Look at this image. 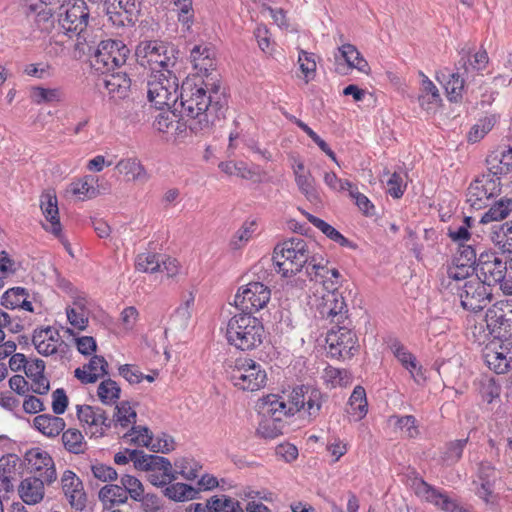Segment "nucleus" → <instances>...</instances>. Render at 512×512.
Listing matches in <instances>:
<instances>
[{"instance_id": "f257e3e1", "label": "nucleus", "mask_w": 512, "mask_h": 512, "mask_svg": "<svg viewBox=\"0 0 512 512\" xmlns=\"http://www.w3.org/2000/svg\"><path fill=\"white\" fill-rule=\"evenodd\" d=\"M180 114L185 126L195 134L211 131L216 120L224 117L227 98L219 82L201 80L184 82L180 93Z\"/></svg>"}, {"instance_id": "f03ea898", "label": "nucleus", "mask_w": 512, "mask_h": 512, "mask_svg": "<svg viewBox=\"0 0 512 512\" xmlns=\"http://www.w3.org/2000/svg\"><path fill=\"white\" fill-rule=\"evenodd\" d=\"M225 337L235 348L250 351L262 344L265 329L259 318L249 312L240 311L228 320Z\"/></svg>"}, {"instance_id": "7ed1b4c3", "label": "nucleus", "mask_w": 512, "mask_h": 512, "mask_svg": "<svg viewBox=\"0 0 512 512\" xmlns=\"http://www.w3.org/2000/svg\"><path fill=\"white\" fill-rule=\"evenodd\" d=\"M311 258L307 242L303 238L293 237L274 248L272 260L282 276L290 277L306 268Z\"/></svg>"}, {"instance_id": "20e7f679", "label": "nucleus", "mask_w": 512, "mask_h": 512, "mask_svg": "<svg viewBox=\"0 0 512 512\" xmlns=\"http://www.w3.org/2000/svg\"><path fill=\"white\" fill-rule=\"evenodd\" d=\"M509 262L503 260L497 252L484 251L479 254L476 278L487 286L499 285L505 295H512V275L508 273Z\"/></svg>"}, {"instance_id": "39448f33", "label": "nucleus", "mask_w": 512, "mask_h": 512, "mask_svg": "<svg viewBox=\"0 0 512 512\" xmlns=\"http://www.w3.org/2000/svg\"><path fill=\"white\" fill-rule=\"evenodd\" d=\"M229 381L239 390L255 392L266 386L267 373L262 365L247 357L237 358L226 368Z\"/></svg>"}, {"instance_id": "423d86ee", "label": "nucleus", "mask_w": 512, "mask_h": 512, "mask_svg": "<svg viewBox=\"0 0 512 512\" xmlns=\"http://www.w3.org/2000/svg\"><path fill=\"white\" fill-rule=\"evenodd\" d=\"M174 52V47L168 43L153 40L140 42L135 55L137 62L143 67L148 66L153 73H168L176 63Z\"/></svg>"}, {"instance_id": "0eeeda50", "label": "nucleus", "mask_w": 512, "mask_h": 512, "mask_svg": "<svg viewBox=\"0 0 512 512\" xmlns=\"http://www.w3.org/2000/svg\"><path fill=\"white\" fill-rule=\"evenodd\" d=\"M147 87L148 100L155 106V108H173L174 111H178L177 101L179 99V82L173 72L153 74L151 79L148 81Z\"/></svg>"}, {"instance_id": "6e6552de", "label": "nucleus", "mask_w": 512, "mask_h": 512, "mask_svg": "<svg viewBox=\"0 0 512 512\" xmlns=\"http://www.w3.org/2000/svg\"><path fill=\"white\" fill-rule=\"evenodd\" d=\"M89 16L90 12L84 0L76 1L59 14L58 22L61 29L69 38H76L77 49H83L81 46L88 43Z\"/></svg>"}, {"instance_id": "1a4fd4ad", "label": "nucleus", "mask_w": 512, "mask_h": 512, "mask_svg": "<svg viewBox=\"0 0 512 512\" xmlns=\"http://www.w3.org/2000/svg\"><path fill=\"white\" fill-rule=\"evenodd\" d=\"M130 53L129 48L120 40L101 41L92 58V66L101 74L121 68Z\"/></svg>"}, {"instance_id": "9d476101", "label": "nucleus", "mask_w": 512, "mask_h": 512, "mask_svg": "<svg viewBox=\"0 0 512 512\" xmlns=\"http://www.w3.org/2000/svg\"><path fill=\"white\" fill-rule=\"evenodd\" d=\"M271 298L270 288L262 281H249L235 295V306L239 311L254 314L265 308Z\"/></svg>"}, {"instance_id": "9b49d317", "label": "nucleus", "mask_w": 512, "mask_h": 512, "mask_svg": "<svg viewBox=\"0 0 512 512\" xmlns=\"http://www.w3.org/2000/svg\"><path fill=\"white\" fill-rule=\"evenodd\" d=\"M485 322L489 333L501 342H512V307L503 301L486 311Z\"/></svg>"}, {"instance_id": "f8f14e48", "label": "nucleus", "mask_w": 512, "mask_h": 512, "mask_svg": "<svg viewBox=\"0 0 512 512\" xmlns=\"http://www.w3.org/2000/svg\"><path fill=\"white\" fill-rule=\"evenodd\" d=\"M325 292L316 300V311L321 319L330 323L341 324L347 319V304L338 288L324 289Z\"/></svg>"}, {"instance_id": "ddd939ff", "label": "nucleus", "mask_w": 512, "mask_h": 512, "mask_svg": "<svg viewBox=\"0 0 512 512\" xmlns=\"http://www.w3.org/2000/svg\"><path fill=\"white\" fill-rule=\"evenodd\" d=\"M500 191L501 182L497 178H491L490 174H483L468 187L466 201L472 208L480 210L487 207L490 200L498 196Z\"/></svg>"}, {"instance_id": "4468645a", "label": "nucleus", "mask_w": 512, "mask_h": 512, "mask_svg": "<svg viewBox=\"0 0 512 512\" xmlns=\"http://www.w3.org/2000/svg\"><path fill=\"white\" fill-rule=\"evenodd\" d=\"M461 306L465 310L478 312L491 301L492 293L486 284L477 278H472L458 288Z\"/></svg>"}, {"instance_id": "2eb2a0df", "label": "nucleus", "mask_w": 512, "mask_h": 512, "mask_svg": "<svg viewBox=\"0 0 512 512\" xmlns=\"http://www.w3.org/2000/svg\"><path fill=\"white\" fill-rule=\"evenodd\" d=\"M76 413L82 427L91 437H103L106 431L111 428L112 420L100 407L77 405Z\"/></svg>"}, {"instance_id": "dca6fc26", "label": "nucleus", "mask_w": 512, "mask_h": 512, "mask_svg": "<svg viewBox=\"0 0 512 512\" xmlns=\"http://www.w3.org/2000/svg\"><path fill=\"white\" fill-rule=\"evenodd\" d=\"M27 471L46 481L47 485L57 479L55 463L50 454L41 448H32L24 455Z\"/></svg>"}, {"instance_id": "f3484780", "label": "nucleus", "mask_w": 512, "mask_h": 512, "mask_svg": "<svg viewBox=\"0 0 512 512\" xmlns=\"http://www.w3.org/2000/svg\"><path fill=\"white\" fill-rule=\"evenodd\" d=\"M326 342L328 344V353L332 357L346 358L353 355L357 342L355 334L344 326H339L337 331L328 333Z\"/></svg>"}, {"instance_id": "a211bd4d", "label": "nucleus", "mask_w": 512, "mask_h": 512, "mask_svg": "<svg viewBox=\"0 0 512 512\" xmlns=\"http://www.w3.org/2000/svg\"><path fill=\"white\" fill-rule=\"evenodd\" d=\"M61 488L70 506L76 511H83L87 495L82 480L71 470H65L61 476Z\"/></svg>"}, {"instance_id": "6ab92c4d", "label": "nucleus", "mask_w": 512, "mask_h": 512, "mask_svg": "<svg viewBox=\"0 0 512 512\" xmlns=\"http://www.w3.org/2000/svg\"><path fill=\"white\" fill-rule=\"evenodd\" d=\"M484 361L497 374L512 371V342H501L498 347H486Z\"/></svg>"}, {"instance_id": "aec40b11", "label": "nucleus", "mask_w": 512, "mask_h": 512, "mask_svg": "<svg viewBox=\"0 0 512 512\" xmlns=\"http://www.w3.org/2000/svg\"><path fill=\"white\" fill-rule=\"evenodd\" d=\"M486 163L487 174L501 182V178L512 171V147L491 152L486 158Z\"/></svg>"}, {"instance_id": "412c9836", "label": "nucleus", "mask_w": 512, "mask_h": 512, "mask_svg": "<svg viewBox=\"0 0 512 512\" xmlns=\"http://www.w3.org/2000/svg\"><path fill=\"white\" fill-rule=\"evenodd\" d=\"M256 408L261 417H268L277 421L291 416V410H287V402L274 394L259 399Z\"/></svg>"}, {"instance_id": "4be33fe9", "label": "nucleus", "mask_w": 512, "mask_h": 512, "mask_svg": "<svg viewBox=\"0 0 512 512\" xmlns=\"http://www.w3.org/2000/svg\"><path fill=\"white\" fill-rule=\"evenodd\" d=\"M469 77V67L467 61L461 58L456 66V72L450 75L445 84L447 97L452 102H459L462 99L464 85Z\"/></svg>"}, {"instance_id": "5701e85b", "label": "nucleus", "mask_w": 512, "mask_h": 512, "mask_svg": "<svg viewBox=\"0 0 512 512\" xmlns=\"http://www.w3.org/2000/svg\"><path fill=\"white\" fill-rule=\"evenodd\" d=\"M40 208L46 220L50 223L45 226V230L51 232L57 237L61 235V223L59 219V210L57 205V197L54 193L46 192L40 197Z\"/></svg>"}, {"instance_id": "b1692460", "label": "nucleus", "mask_w": 512, "mask_h": 512, "mask_svg": "<svg viewBox=\"0 0 512 512\" xmlns=\"http://www.w3.org/2000/svg\"><path fill=\"white\" fill-rule=\"evenodd\" d=\"M108 363L103 356L95 355L83 367L75 369V377L83 384L95 383L99 378L108 374Z\"/></svg>"}, {"instance_id": "393cba45", "label": "nucleus", "mask_w": 512, "mask_h": 512, "mask_svg": "<svg viewBox=\"0 0 512 512\" xmlns=\"http://www.w3.org/2000/svg\"><path fill=\"white\" fill-rule=\"evenodd\" d=\"M46 481L37 476L23 479L18 487V494L27 505H35L41 502L45 495L44 485Z\"/></svg>"}, {"instance_id": "a878e982", "label": "nucleus", "mask_w": 512, "mask_h": 512, "mask_svg": "<svg viewBox=\"0 0 512 512\" xmlns=\"http://www.w3.org/2000/svg\"><path fill=\"white\" fill-rule=\"evenodd\" d=\"M416 493L426 501L440 507L444 511L453 512L457 507L455 501L446 493L430 486L423 480L417 484Z\"/></svg>"}, {"instance_id": "bb28decb", "label": "nucleus", "mask_w": 512, "mask_h": 512, "mask_svg": "<svg viewBox=\"0 0 512 512\" xmlns=\"http://www.w3.org/2000/svg\"><path fill=\"white\" fill-rule=\"evenodd\" d=\"M103 83L111 98L121 100L129 96L131 80L125 72L105 73Z\"/></svg>"}, {"instance_id": "cd10ccee", "label": "nucleus", "mask_w": 512, "mask_h": 512, "mask_svg": "<svg viewBox=\"0 0 512 512\" xmlns=\"http://www.w3.org/2000/svg\"><path fill=\"white\" fill-rule=\"evenodd\" d=\"M190 60L194 69L206 76L215 68V52L208 44L195 45L190 52Z\"/></svg>"}, {"instance_id": "c85d7f7f", "label": "nucleus", "mask_w": 512, "mask_h": 512, "mask_svg": "<svg viewBox=\"0 0 512 512\" xmlns=\"http://www.w3.org/2000/svg\"><path fill=\"white\" fill-rule=\"evenodd\" d=\"M389 347L393 355L416 381L419 377L423 378L422 366L418 364L416 357L400 341H392Z\"/></svg>"}, {"instance_id": "c756f323", "label": "nucleus", "mask_w": 512, "mask_h": 512, "mask_svg": "<svg viewBox=\"0 0 512 512\" xmlns=\"http://www.w3.org/2000/svg\"><path fill=\"white\" fill-rule=\"evenodd\" d=\"M34 427L48 437L58 436L65 428L63 418L51 414H41L34 418Z\"/></svg>"}, {"instance_id": "7c9ffc66", "label": "nucleus", "mask_w": 512, "mask_h": 512, "mask_svg": "<svg viewBox=\"0 0 512 512\" xmlns=\"http://www.w3.org/2000/svg\"><path fill=\"white\" fill-rule=\"evenodd\" d=\"M368 412V402L365 389L356 386L349 398L347 413L354 417L355 421L363 419Z\"/></svg>"}, {"instance_id": "2f4dec72", "label": "nucleus", "mask_w": 512, "mask_h": 512, "mask_svg": "<svg viewBox=\"0 0 512 512\" xmlns=\"http://www.w3.org/2000/svg\"><path fill=\"white\" fill-rule=\"evenodd\" d=\"M339 53L340 57L347 63L349 68H355L362 73L369 74L370 66L368 62L354 45H342L339 47Z\"/></svg>"}, {"instance_id": "473e14b6", "label": "nucleus", "mask_w": 512, "mask_h": 512, "mask_svg": "<svg viewBox=\"0 0 512 512\" xmlns=\"http://www.w3.org/2000/svg\"><path fill=\"white\" fill-rule=\"evenodd\" d=\"M115 168L128 179L143 182L148 179L146 170L137 158L122 159L116 164Z\"/></svg>"}, {"instance_id": "72a5a7b5", "label": "nucleus", "mask_w": 512, "mask_h": 512, "mask_svg": "<svg viewBox=\"0 0 512 512\" xmlns=\"http://www.w3.org/2000/svg\"><path fill=\"white\" fill-rule=\"evenodd\" d=\"M305 273L311 281L320 282L323 289H334L336 287V283L329 278L330 268L327 265L317 263L314 257L306 266Z\"/></svg>"}, {"instance_id": "f704fd0d", "label": "nucleus", "mask_w": 512, "mask_h": 512, "mask_svg": "<svg viewBox=\"0 0 512 512\" xmlns=\"http://www.w3.org/2000/svg\"><path fill=\"white\" fill-rule=\"evenodd\" d=\"M134 467L142 471H167L170 469V461L165 457L148 455L142 451L134 461Z\"/></svg>"}, {"instance_id": "c9c22d12", "label": "nucleus", "mask_w": 512, "mask_h": 512, "mask_svg": "<svg viewBox=\"0 0 512 512\" xmlns=\"http://www.w3.org/2000/svg\"><path fill=\"white\" fill-rule=\"evenodd\" d=\"M99 500L105 507L124 504L127 501L125 489L121 485L107 484L98 493Z\"/></svg>"}, {"instance_id": "e433bc0d", "label": "nucleus", "mask_w": 512, "mask_h": 512, "mask_svg": "<svg viewBox=\"0 0 512 512\" xmlns=\"http://www.w3.org/2000/svg\"><path fill=\"white\" fill-rule=\"evenodd\" d=\"M512 211V198L503 197L496 201L481 217L480 223L505 219Z\"/></svg>"}, {"instance_id": "4c0bfd02", "label": "nucleus", "mask_w": 512, "mask_h": 512, "mask_svg": "<svg viewBox=\"0 0 512 512\" xmlns=\"http://www.w3.org/2000/svg\"><path fill=\"white\" fill-rule=\"evenodd\" d=\"M62 442L65 449L73 454H82L87 450V442L81 431L76 428H69L64 431Z\"/></svg>"}, {"instance_id": "58836bf2", "label": "nucleus", "mask_w": 512, "mask_h": 512, "mask_svg": "<svg viewBox=\"0 0 512 512\" xmlns=\"http://www.w3.org/2000/svg\"><path fill=\"white\" fill-rule=\"evenodd\" d=\"M208 512H244L238 500L226 495L213 496L207 501Z\"/></svg>"}, {"instance_id": "ea45409f", "label": "nucleus", "mask_w": 512, "mask_h": 512, "mask_svg": "<svg viewBox=\"0 0 512 512\" xmlns=\"http://www.w3.org/2000/svg\"><path fill=\"white\" fill-rule=\"evenodd\" d=\"M468 441L469 438L467 437L465 439L454 440L446 443L441 452V461L447 466L457 463L461 459L463 450Z\"/></svg>"}, {"instance_id": "a19ab883", "label": "nucleus", "mask_w": 512, "mask_h": 512, "mask_svg": "<svg viewBox=\"0 0 512 512\" xmlns=\"http://www.w3.org/2000/svg\"><path fill=\"white\" fill-rule=\"evenodd\" d=\"M422 76V91L425 94L419 96V103L422 108L425 110L431 109L430 104L437 105L441 101V97L437 87L434 83L422 72L420 73Z\"/></svg>"}, {"instance_id": "79ce46f5", "label": "nucleus", "mask_w": 512, "mask_h": 512, "mask_svg": "<svg viewBox=\"0 0 512 512\" xmlns=\"http://www.w3.org/2000/svg\"><path fill=\"white\" fill-rule=\"evenodd\" d=\"M491 239L503 253H512V224H502L493 231Z\"/></svg>"}, {"instance_id": "37998d69", "label": "nucleus", "mask_w": 512, "mask_h": 512, "mask_svg": "<svg viewBox=\"0 0 512 512\" xmlns=\"http://www.w3.org/2000/svg\"><path fill=\"white\" fill-rule=\"evenodd\" d=\"M64 93L60 88H43L40 86L31 88V99L36 104L60 102Z\"/></svg>"}, {"instance_id": "c03bdc74", "label": "nucleus", "mask_w": 512, "mask_h": 512, "mask_svg": "<svg viewBox=\"0 0 512 512\" xmlns=\"http://www.w3.org/2000/svg\"><path fill=\"white\" fill-rule=\"evenodd\" d=\"M121 389L112 379L103 380L97 389V395L100 401L106 405L115 404L120 398Z\"/></svg>"}, {"instance_id": "a18cd8bd", "label": "nucleus", "mask_w": 512, "mask_h": 512, "mask_svg": "<svg viewBox=\"0 0 512 512\" xmlns=\"http://www.w3.org/2000/svg\"><path fill=\"white\" fill-rule=\"evenodd\" d=\"M294 173L296 184L301 193H303L310 202L318 201L319 196L315 188V179L311 173H299L298 171H294Z\"/></svg>"}, {"instance_id": "49530a36", "label": "nucleus", "mask_w": 512, "mask_h": 512, "mask_svg": "<svg viewBox=\"0 0 512 512\" xmlns=\"http://www.w3.org/2000/svg\"><path fill=\"white\" fill-rule=\"evenodd\" d=\"M163 493L173 501L182 502L193 499L197 494V490L184 483H175L167 486Z\"/></svg>"}, {"instance_id": "de8ad7c7", "label": "nucleus", "mask_w": 512, "mask_h": 512, "mask_svg": "<svg viewBox=\"0 0 512 512\" xmlns=\"http://www.w3.org/2000/svg\"><path fill=\"white\" fill-rule=\"evenodd\" d=\"M283 428V420L277 421L272 418L261 417V421L259 422V426L257 428V433L262 438L274 439L282 434Z\"/></svg>"}, {"instance_id": "09e8293b", "label": "nucleus", "mask_w": 512, "mask_h": 512, "mask_svg": "<svg viewBox=\"0 0 512 512\" xmlns=\"http://www.w3.org/2000/svg\"><path fill=\"white\" fill-rule=\"evenodd\" d=\"M135 268L136 270L145 273H155L160 271V256L154 253H141L136 258Z\"/></svg>"}, {"instance_id": "8fccbe9b", "label": "nucleus", "mask_w": 512, "mask_h": 512, "mask_svg": "<svg viewBox=\"0 0 512 512\" xmlns=\"http://www.w3.org/2000/svg\"><path fill=\"white\" fill-rule=\"evenodd\" d=\"M120 482L122 488L125 489V496H130L135 501H140L144 498V487L139 479L132 475L124 474Z\"/></svg>"}, {"instance_id": "3c124183", "label": "nucleus", "mask_w": 512, "mask_h": 512, "mask_svg": "<svg viewBox=\"0 0 512 512\" xmlns=\"http://www.w3.org/2000/svg\"><path fill=\"white\" fill-rule=\"evenodd\" d=\"M137 414L130 406L128 401H122L120 404L116 405L115 413L113 415L112 423L115 422L122 427H127L128 425L135 423Z\"/></svg>"}, {"instance_id": "603ef678", "label": "nucleus", "mask_w": 512, "mask_h": 512, "mask_svg": "<svg viewBox=\"0 0 512 512\" xmlns=\"http://www.w3.org/2000/svg\"><path fill=\"white\" fill-rule=\"evenodd\" d=\"M94 179L92 176H85L83 180L72 184V192L79 196V199H91L98 195L99 191L93 185Z\"/></svg>"}, {"instance_id": "864d4df0", "label": "nucleus", "mask_w": 512, "mask_h": 512, "mask_svg": "<svg viewBox=\"0 0 512 512\" xmlns=\"http://www.w3.org/2000/svg\"><path fill=\"white\" fill-rule=\"evenodd\" d=\"M67 318L70 324L79 330H84L88 323V312L80 302H75L74 307L67 309Z\"/></svg>"}, {"instance_id": "5fc2aeb1", "label": "nucleus", "mask_w": 512, "mask_h": 512, "mask_svg": "<svg viewBox=\"0 0 512 512\" xmlns=\"http://www.w3.org/2000/svg\"><path fill=\"white\" fill-rule=\"evenodd\" d=\"M131 443L151 449L153 435L147 427L133 426L131 431L124 435Z\"/></svg>"}, {"instance_id": "6e6d98bb", "label": "nucleus", "mask_w": 512, "mask_h": 512, "mask_svg": "<svg viewBox=\"0 0 512 512\" xmlns=\"http://www.w3.org/2000/svg\"><path fill=\"white\" fill-rule=\"evenodd\" d=\"M305 396V407L306 410L311 417H316L319 415L322 404L324 402V396L320 390L314 388H306Z\"/></svg>"}, {"instance_id": "4d7b16f0", "label": "nucleus", "mask_w": 512, "mask_h": 512, "mask_svg": "<svg viewBox=\"0 0 512 512\" xmlns=\"http://www.w3.org/2000/svg\"><path fill=\"white\" fill-rule=\"evenodd\" d=\"M459 256L455 258L454 263H459L462 267L474 268L477 266L478 257L476 248L472 245L460 244L459 246Z\"/></svg>"}, {"instance_id": "13d9d810", "label": "nucleus", "mask_w": 512, "mask_h": 512, "mask_svg": "<svg viewBox=\"0 0 512 512\" xmlns=\"http://www.w3.org/2000/svg\"><path fill=\"white\" fill-rule=\"evenodd\" d=\"M324 378L332 387L346 386L351 382V375L347 370L331 366L325 369Z\"/></svg>"}, {"instance_id": "bf43d9fd", "label": "nucleus", "mask_w": 512, "mask_h": 512, "mask_svg": "<svg viewBox=\"0 0 512 512\" xmlns=\"http://www.w3.org/2000/svg\"><path fill=\"white\" fill-rule=\"evenodd\" d=\"M28 297V292L22 287H13L4 292L1 298V305L7 309H16L20 305V301Z\"/></svg>"}, {"instance_id": "052dcab7", "label": "nucleus", "mask_w": 512, "mask_h": 512, "mask_svg": "<svg viewBox=\"0 0 512 512\" xmlns=\"http://www.w3.org/2000/svg\"><path fill=\"white\" fill-rule=\"evenodd\" d=\"M46 335L47 332H37V330H35L32 337V343L39 354L43 356H50L55 354L59 348L58 345L47 340Z\"/></svg>"}, {"instance_id": "680f3d73", "label": "nucleus", "mask_w": 512, "mask_h": 512, "mask_svg": "<svg viewBox=\"0 0 512 512\" xmlns=\"http://www.w3.org/2000/svg\"><path fill=\"white\" fill-rule=\"evenodd\" d=\"M106 7V14L109 21L117 27L134 24L135 18L125 14L123 11L117 9L116 4L111 1Z\"/></svg>"}, {"instance_id": "e2e57ef3", "label": "nucleus", "mask_w": 512, "mask_h": 512, "mask_svg": "<svg viewBox=\"0 0 512 512\" xmlns=\"http://www.w3.org/2000/svg\"><path fill=\"white\" fill-rule=\"evenodd\" d=\"M266 172L261 170L259 166L248 167L245 163L239 162L237 176L251 180L254 183H262L266 179Z\"/></svg>"}, {"instance_id": "0e129e2a", "label": "nucleus", "mask_w": 512, "mask_h": 512, "mask_svg": "<svg viewBox=\"0 0 512 512\" xmlns=\"http://www.w3.org/2000/svg\"><path fill=\"white\" fill-rule=\"evenodd\" d=\"M434 365L437 366V371L441 376L449 379L458 376L461 363L459 357H453L449 360L437 361Z\"/></svg>"}, {"instance_id": "69168bd1", "label": "nucleus", "mask_w": 512, "mask_h": 512, "mask_svg": "<svg viewBox=\"0 0 512 512\" xmlns=\"http://www.w3.org/2000/svg\"><path fill=\"white\" fill-rule=\"evenodd\" d=\"M93 476L102 482H111L118 478L117 471L112 467L100 462L91 465Z\"/></svg>"}, {"instance_id": "338daca9", "label": "nucleus", "mask_w": 512, "mask_h": 512, "mask_svg": "<svg viewBox=\"0 0 512 512\" xmlns=\"http://www.w3.org/2000/svg\"><path fill=\"white\" fill-rule=\"evenodd\" d=\"M306 388L307 387L300 386L293 389L290 400L287 403V410H291V415L305 408Z\"/></svg>"}, {"instance_id": "774afa93", "label": "nucleus", "mask_w": 512, "mask_h": 512, "mask_svg": "<svg viewBox=\"0 0 512 512\" xmlns=\"http://www.w3.org/2000/svg\"><path fill=\"white\" fill-rule=\"evenodd\" d=\"M396 424L408 438H415L419 434L416 419L412 415H405L398 418Z\"/></svg>"}]
</instances>
